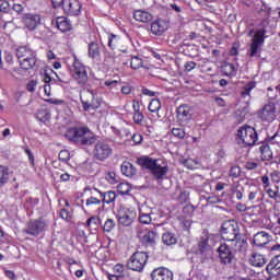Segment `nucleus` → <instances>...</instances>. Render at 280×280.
Listing matches in <instances>:
<instances>
[{
    "label": "nucleus",
    "instance_id": "obj_1",
    "mask_svg": "<svg viewBox=\"0 0 280 280\" xmlns=\"http://www.w3.org/2000/svg\"><path fill=\"white\" fill-rule=\"evenodd\" d=\"M139 165L150 170L151 174L156 178V180H163L165 174L168 172L167 164L161 163L159 160H154L149 156H143L138 160Z\"/></svg>",
    "mask_w": 280,
    "mask_h": 280
},
{
    "label": "nucleus",
    "instance_id": "obj_2",
    "mask_svg": "<svg viewBox=\"0 0 280 280\" xmlns=\"http://www.w3.org/2000/svg\"><path fill=\"white\" fill-rule=\"evenodd\" d=\"M221 237L225 242H231L235 250H240V247L242 244H244V241H241L240 238V230L237 229V223H234L233 221H228L222 224Z\"/></svg>",
    "mask_w": 280,
    "mask_h": 280
},
{
    "label": "nucleus",
    "instance_id": "obj_3",
    "mask_svg": "<svg viewBox=\"0 0 280 280\" xmlns=\"http://www.w3.org/2000/svg\"><path fill=\"white\" fill-rule=\"evenodd\" d=\"M238 143L244 148H250L257 143V131L250 126L241 127L237 130Z\"/></svg>",
    "mask_w": 280,
    "mask_h": 280
},
{
    "label": "nucleus",
    "instance_id": "obj_4",
    "mask_svg": "<svg viewBox=\"0 0 280 280\" xmlns=\"http://www.w3.org/2000/svg\"><path fill=\"white\" fill-rule=\"evenodd\" d=\"M148 264V254L145 252H136L127 262V268L136 272H141Z\"/></svg>",
    "mask_w": 280,
    "mask_h": 280
},
{
    "label": "nucleus",
    "instance_id": "obj_5",
    "mask_svg": "<svg viewBox=\"0 0 280 280\" xmlns=\"http://www.w3.org/2000/svg\"><path fill=\"white\" fill-rule=\"evenodd\" d=\"M266 40V28L258 30L252 39L248 56L249 58H255V56H259V49L261 48V45H264Z\"/></svg>",
    "mask_w": 280,
    "mask_h": 280
},
{
    "label": "nucleus",
    "instance_id": "obj_6",
    "mask_svg": "<svg viewBox=\"0 0 280 280\" xmlns=\"http://www.w3.org/2000/svg\"><path fill=\"white\" fill-rule=\"evenodd\" d=\"M93 154L96 161H106L113 154V148L104 140L95 143Z\"/></svg>",
    "mask_w": 280,
    "mask_h": 280
},
{
    "label": "nucleus",
    "instance_id": "obj_7",
    "mask_svg": "<svg viewBox=\"0 0 280 280\" xmlns=\"http://www.w3.org/2000/svg\"><path fill=\"white\" fill-rule=\"evenodd\" d=\"M72 71H73V78L78 82V84L84 85L89 82V74L86 73V68L75 57H74Z\"/></svg>",
    "mask_w": 280,
    "mask_h": 280
},
{
    "label": "nucleus",
    "instance_id": "obj_8",
    "mask_svg": "<svg viewBox=\"0 0 280 280\" xmlns=\"http://www.w3.org/2000/svg\"><path fill=\"white\" fill-rule=\"evenodd\" d=\"M81 102L83 104L84 110H95L97 106H100V103L95 98V93L93 90H85L81 94Z\"/></svg>",
    "mask_w": 280,
    "mask_h": 280
},
{
    "label": "nucleus",
    "instance_id": "obj_9",
    "mask_svg": "<svg viewBox=\"0 0 280 280\" xmlns=\"http://www.w3.org/2000/svg\"><path fill=\"white\" fill-rule=\"evenodd\" d=\"M137 219V212L131 209H122L118 212V224L121 226H130Z\"/></svg>",
    "mask_w": 280,
    "mask_h": 280
},
{
    "label": "nucleus",
    "instance_id": "obj_10",
    "mask_svg": "<svg viewBox=\"0 0 280 280\" xmlns=\"http://www.w3.org/2000/svg\"><path fill=\"white\" fill-rule=\"evenodd\" d=\"M151 279L152 280H174V273L165 267H160L154 269L151 272Z\"/></svg>",
    "mask_w": 280,
    "mask_h": 280
},
{
    "label": "nucleus",
    "instance_id": "obj_11",
    "mask_svg": "<svg viewBox=\"0 0 280 280\" xmlns=\"http://www.w3.org/2000/svg\"><path fill=\"white\" fill-rule=\"evenodd\" d=\"M276 113L277 107L275 106V103H269L262 107L260 112V118L262 121H275Z\"/></svg>",
    "mask_w": 280,
    "mask_h": 280
},
{
    "label": "nucleus",
    "instance_id": "obj_12",
    "mask_svg": "<svg viewBox=\"0 0 280 280\" xmlns=\"http://www.w3.org/2000/svg\"><path fill=\"white\" fill-rule=\"evenodd\" d=\"M80 10H82V4L78 0H68L63 4V11L70 16H78Z\"/></svg>",
    "mask_w": 280,
    "mask_h": 280
},
{
    "label": "nucleus",
    "instance_id": "obj_13",
    "mask_svg": "<svg viewBox=\"0 0 280 280\" xmlns=\"http://www.w3.org/2000/svg\"><path fill=\"white\" fill-rule=\"evenodd\" d=\"M170 27V24L165 20H156L153 23H151V32L155 36H162L167 32V28Z\"/></svg>",
    "mask_w": 280,
    "mask_h": 280
},
{
    "label": "nucleus",
    "instance_id": "obj_14",
    "mask_svg": "<svg viewBox=\"0 0 280 280\" xmlns=\"http://www.w3.org/2000/svg\"><path fill=\"white\" fill-rule=\"evenodd\" d=\"M219 257L222 264H231L235 256H233V252H231V247L228 244H222L219 247Z\"/></svg>",
    "mask_w": 280,
    "mask_h": 280
},
{
    "label": "nucleus",
    "instance_id": "obj_15",
    "mask_svg": "<svg viewBox=\"0 0 280 280\" xmlns=\"http://www.w3.org/2000/svg\"><path fill=\"white\" fill-rule=\"evenodd\" d=\"M77 143L79 145H93V143H95V136L89 128L83 127V133L79 136Z\"/></svg>",
    "mask_w": 280,
    "mask_h": 280
},
{
    "label": "nucleus",
    "instance_id": "obj_16",
    "mask_svg": "<svg viewBox=\"0 0 280 280\" xmlns=\"http://www.w3.org/2000/svg\"><path fill=\"white\" fill-rule=\"evenodd\" d=\"M268 275L271 277H279L280 275V254L276 255L275 258L267 265L266 268Z\"/></svg>",
    "mask_w": 280,
    "mask_h": 280
},
{
    "label": "nucleus",
    "instance_id": "obj_17",
    "mask_svg": "<svg viewBox=\"0 0 280 280\" xmlns=\"http://www.w3.org/2000/svg\"><path fill=\"white\" fill-rule=\"evenodd\" d=\"M249 264L255 268H264V265L268 264V260L266 259V256H264L262 254L254 252L249 257Z\"/></svg>",
    "mask_w": 280,
    "mask_h": 280
},
{
    "label": "nucleus",
    "instance_id": "obj_18",
    "mask_svg": "<svg viewBox=\"0 0 280 280\" xmlns=\"http://www.w3.org/2000/svg\"><path fill=\"white\" fill-rule=\"evenodd\" d=\"M177 119L182 124L189 121V119H191V108L188 105H180L177 108Z\"/></svg>",
    "mask_w": 280,
    "mask_h": 280
},
{
    "label": "nucleus",
    "instance_id": "obj_19",
    "mask_svg": "<svg viewBox=\"0 0 280 280\" xmlns=\"http://www.w3.org/2000/svg\"><path fill=\"white\" fill-rule=\"evenodd\" d=\"M16 57L20 60L36 58V52L27 48V46H22L16 49Z\"/></svg>",
    "mask_w": 280,
    "mask_h": 280
},
{
    "label": "nucleus",
    "instance_id": "obj_20",
    "mask_svg": "<svg viewBox=\"0 0 280 280\" xmlns=\"http://www.w3.org/2000/svg\"><path fill=\"white\" fill-rule=\"evenodd\" d=\"M80 135H84V127L70 128L66 132L67 139H69V141H73L74 143H78Z\"/></svg>",
    "mask_w": 280,
    "mask_h": 280
},
{
    "label": "nucleus",
    "instance_id": "obj_21",
    "mask_svg": "<svg viewBox=\"0 0 280 280\" xmlns=\"http://www.w3.org/2000/svg\"><path fill=\"white\" fill-rule=\"evenodd\" d=\"M271 240L272 237L267 232H258L254 236L253 242L255 246H266V244H268Z\"/></svg>",
    "mask_w": 280,
    "mask_h": 280
},
{
    "label": "nucleus",
    "instance_id": "obj_22",
    "mask_svg": "<svg viewBox=\"0 0 280 280\" xmlns=\"http://www.w3.org/2000/svg\"><path fill=\"white\" fill-rule=\"evenodd\" d=\"M211 240V234L209 231L203 230L201 237L198 243V248L200 253H206V250H209V241Z\"/></svg>",
    "mask_w": 280,
    "mask_h": 280
},
{
    "label": "nucleus",
    "instance_id": "obj_23",
    "mask_svg": "<svg viewBox=\"0 0 280 280\" xmlns=\"http://www.w3.org/2000/svg\"><path fill=\"white\" fill-rule=\"evenodd\" d=\"M133 19L138 21L139 23H150L152 21L153 16L152 13L143 10H137L133 12Z\"/></svg>",
    "mask_w": 280,
    "mask_h": 280
},
{
    "label": "nucleus",
    "instance_id": "obj_24",
    "mask_svg": "<svg viewBox=\"0 0 280 280\" xmlns=\"http://www.w3.org/2000/svg\"><path fill=\"white\" fill-rule=\"evenodd\" d=\"M45 229V222L33 221L28 224L27 233L28 235H38Z\"/></svg>",
    "mask_w": 280,
    "mask_h": 280
},
{
    "label": "nucleus",
    "instance_id": "obj_25",
    "mask_svg": "<svg viewBox=\"0 0 280 280\" xmlns=\"http://www.w3.org/2000/svg\"><path fill=\"white\" fill-rule=\"evenodd\" d=\"M24 23L28 30H36V27H38V25L40 24V16L31 14L26 15Z\"/></svg>",
    "mask_w": 280,
    "mask_h": 280
},
{
    "label": "nucleus",
    "instance_id": "obj_26",
    "mask_svg": "<svg viewBox=\"0 0 280 280\" xmlns=\"http://www.w3.org/2000/svg\"><path fill=\"white\" fill-rule=\"evenodd\" d=\"M120 170L124 176H128L129 178L137 174V168L130 162H124Z\"/></svg>",
    "mask_w": 280,
    "mask_h": 280
},
{
    "label": "nucleus",
    "instance_id": "obj_27",
    "mask_svg": "<svg viewBox=\"0 0 280 280\" xmlns=\"http://www.w3.org/2000/svg\"><path fill=\"white\" fill-rule=\"evenodd\" d=\"M8 183H10V170L4 165H0V187H5Z\"/></svg>",
    "mask_w": 280,
    "mask_h": 280
},
{
    "label": "nucleus",
    "instance_id": "obj_28",
    "mask_svg": "<svg viewBox=\"0 0 280 280\" xmlns=\"http://www.w3.org/2000/svg\"><path fill=\"white\" fill-rule=\"evenodd\" d=\"M57 27L60 32H69V30H71V22L66 18H58Z\"/></svg>",
    "mask_w": 280,
    "mask_h": 280
},
{
    "label": "nucleus",
    "instance_id": "obj_29",
    "mask_svg": "<svg viewBox=\"0 0 280 280\" xmlns=\"http://www.w3.org/2000/svg\"><path fill=\"white\" fill-rule=\"evenodd\" d=\"M20 67L24 71H30V69H34V66L36 65V58L33 59H21Z\"/></svg>",
    "mask_w": 280,
    "mask_h": 280
},
{
    "label": "nucleus",
    "instance_id": "obj_30",
    "mask_svg": "<svg viewBox=\"0 0 280 280\" xmlns=\"http://www.w3.org/2000/svg\"><path fill=\"white\" fill-rule=\"evenodd\" d=\"M259 150L262 161H269V159H272V151L268 144L260 145Z\"/></svg>",
    "mask_w": 280,
    "mask_h": 280
},
{
    "label": "nucleus",
    "instance_id": "obj_31",
    "mask_svg": "<svg viewBox=\"0 0 280 280\" xmlns=\"http://www.w3.org/2000/svg\"><path fill=\"white\" fill-rule=\"evenodd\" d=\"M162 242L163 244H166V246H174L177 240L173 233L166 232L162 235Z\"/></svg>",
    "mask_w": 280,
    "mask_h": 280
},
{
    "label": "nucleus",
    "instance_id": "obj_32",
    "mask_svg": "<svg viewBox=\"0 0 280 280\" xmlns=\"http://www.w3.org/2000/svg\"><path fill=\"white\" fill-rule=\"evenodd\" d=\"M101 198H103V202H105L106 205H110V202H115V199L117 198V195L115 194V191H107L102 194L101 191H98Z\"/></svg>",
    "mask_w": 280,
    "mask_h": 280
},
{
    "label": "nucleus",
    "instance_id": "obj_33",
    "mask_svg": "<svg viewBox=\"0 0 280 280\" xmlns=\"http://www.w3.org/2000/svg\"><path fill=\"white\" fill-rule=\"evenodd\" d=\"M37 119H39L44 124L45 121H49L51 119V112H49V109L47 108L39 109L37 112Z\"/></svg>",
    "mask_w": 280,
    "mask_h": 280
},
{
    "label": "nucleus",
    "instance_id": "obj_34",
    "mask_svg": "<svg viewBox=\"0 0 280 280\" xmlns=\"http://www.w3.org/2000/svg\"><path fill=\"white\" fill-rule=\"evenodd\" d=\"M89 56L90 58H100V45L97 43H91L89 45Z\"/></svg>",
    "mask_w": 280,
    "mask_h": 280
},
{
    "label": "nucleus",
    "instance_id": "obj_35",
    "mask_svg": "<svg viewBox=\"0 0 280 280\" xmlns=\"http://www.w3.org/2000/svg\"><path fill=\"white\" fill-rule=\"evenodd\" d=\"M139 221L141 224H150V222H152V214L150 212H144L143 207L140 209Z\"/></svg>",
    "mask_w": 280,
    "mask_h": 280
},
{
    "label": "nucleus",
    "instance_id": "obj_36",
    "mask_svg": "<svg viewBox=\"0 0 280 280\" xmlns=\"http://www.w3.org/2000/svg\"><path fill=\"white\" fill-rule=\"evenodd\" d=\"M143 242H145L147 244H155L156 243V232L149 231L147 234H144Z\"/></svg>",
    "mask_w": 280,
    "mask_h": 280
},
{
    "label": "nucleus",
    "instance_id": "obj_37",
    "mask_svg": "<svg viewBox=\"0 0 280 280\" xmlns=\"http://www.w3.org/2000/svg\"><path fill=\"white\" fill-rule=\"evenodd\" d=\"M255 86H257V83H255L254 81L248 82L241 92L242 97L250 95V91H253Z\"/></svg>",
    "mask_w": 280,
    "mask_h": 280
},
{
    "label": "nucleus",
    "instance_id": "obj_38",
    "mask_svg": "<svg viewBox=\"0 0 280 280\" xmlns=\"http://www.w3.org/2000/svg\"><path fill=\"white\" fill-rule=\"evenodd\" d=\"M117 189H118V194L126 196V195L130 194L131 187H130V184H128V183H120L117 186Z\"/></svg>",
    "mask_w": 280,
    "mask_h": 280
},
{
    "label": "nucleus",
    "instance_id": "obj_39",
    "mask_svg": "<svg viewBox=\"0 0 280 280\" xmlns=\"http://www.w3.org/2000/svg\"><path fill=\"white\" fill-rule=\"evenodd\" d=\"M149 110L151 113L161 110V101H159V98H153L149 104Z\"/></svg>",
    "mask_w": 280,
    "mask_h": 280
},
{
    "label": "nucleus",
    "instance_id": "obj_40",
    "mask_svg": "<svg viewBox=\"0 0 280 280\" xmlns=\"http://www.w3.org/2000/svg\"><path fill=\"white\" fill-rule=\"evenodd\" d=\"M223 71L225 75H235V73H237V68H235V65L233 63H226L223 67Z\"/></svg>",
    "mask_w": 280,
    "mask_h": 280
},
{
    "label": "nucleus",
    "instance_id": "obj_41",
    "mask_svg": "<svg viewBox=\"0 0 280 280\" xmlns=\"http://www.w3.org/2000/svg\"><path fill=\"white\" fill-rule=\"evenodd\" d=\"M141 67H143V59H141L137 56L132 57L131 58V69L137 71V69H141Z\"/></svg>",
    "mask_w": 280,
    "mask_h": 280
},
{
    "label": "nucleus",
    "instance_id": "obj_42",
    "mask_svg": "<svg viewBox=\"0 0 280 280\" xmlns=\"http://www.w3.org/2000/svg\"><path fill=\"white\" fill-rule=\"evenodd\" d=\"M133 108H135V114H133V121L135 124H140L141 121H143V114H141V112H139V105L133 104Z\"/></svg>",
    "mask_w": 280,
    "mask_h": 280
},
{
    "label": "nucleus",
    "instance_id": "obj_43",
    "mask_svg": "<svg viewBox=\"0 0 280 280\" xmlns=\"http://www.w3.org/2000/svg\"><path fill=\"white\" fill-rule=\"evenodd\" d=\"M116 226V223H115V220L113 219H107L103 225V230L106 232V233H110V231H113V229H115Z\"/></svg>",
    "mask_w": 280,
    "mask_h": 280
},
{
    "label": "nucleus",
    "instance_id": "obj_44",
    "mask_svg": "<svg viewBox=\"0 0 280 280\" xmlns=\"http://www.w3.org/2000/svg\"><path fill=\"white\" fill-rule=\"evenodd\" d=\"M47 82H51V78L46 79V83L43 86L44 97H51V85Z\"/></svg>",
    "mask_w": 280,
    "mask_h": 280
},
{
    "label": "nucleus",
    "instance_id": "obj_45",
    "mask_svg": "<svg viewBox=\"0 0 280 280\" xmlns=\"http://www.w3.org/2000/svg\"><path fill=\"white\" fill-rule=\"evenodd\" d=\"M267 194H268L269 198H272L273 200H279L280 199L279 188H277V187L275 189L269 188L267 190Z\"/></svg>",
    "mask_w": 280,
    "mask_h": 280
},
{
    "label": "nucleus",
    "instance_id": "obj_46",
    "mask_svg": "<svg viewBox=\"0 0 280 280\" xmlns=\"http://www.w3.org/2000/svg\"><path fill=\"white\" fill-rule=\"evenodd\" d=\"M36 86H38V81L32 79L26 84V91H28V93H34L36 91Z\"/></svg>",
    "mask_w": 280,
    "mask_h": 280
},
{
    "label": "nucleus",
    "instance_id": "obj_47",
    "mask_svg": "<svg viewBox=\"0 0 280 280\" xmlns=\"http://www.w3.org/2000/svg\"><path fill=\"white\" fill-rule=\"evenodd\" d=\"M172 133L177 139H185V129L183 128H173Z\"/></svg>",
    "mask_w": 280,
    "mask_h": 280
},
{
    "label": "nucleus",
    "instance_id": "obj_48",
    "mask_svg": "<svg viewBox=\"0 0 280 280\" xmlns=\"http://www.w3.org/2000/svg\"><path fill=\"white\" fill-rule=\"evenodd\" d=\"M261 192L257 189L252 190L248 195V200H257L259 202V200H261Z\"/></svg>",
    "mask_w": 280,
    "mask_h": 280
},
{
    "label": "nucleus",
    "instance_id": "obj_49",
    "mask_svg": "<svg viewBox=\"0 0 280 280\" xmlns=\"http://www.w3.org/2000/svg\"><path fill=\"white\" fill-rule=\"evenodd\" d=\"M178 202L180 205H185V202H187V200H189V192L187 191H182L177 198Z\"/></svg>",
    "mask_w": 280,
    "mask_h": 280
},
{
    "label": "nucleus",
    "instance_id": "obj_50",
    "mask_svg": "<svg viewBox=\"0 0 280 280\" xmlns=\"http://www.w3.org/2000/svg\"><path fill=\"white\" fill-rule=\"evenodd\" d=\"M124 270H126V269H125L124 265H121V264H117L116 266H114V272L118 277H124Z\"/></svg>",
    "mask_w": 280,
    "mask_h": 280
},
{
    "label": "nucleus",
    "instance_id": "obj_51",
    "mask_svg": "<svg viewBox=\"0 0 280 280\" xmlns=\"http://www.w3.org/2000/svg\"><path fill=\"white\" fill-rule=\"evenodd\" d=\"M60 218H62V220H66L67 222H69V220H71V218H72V214L67 209H61L60 210Z\"/></svg>",
    "mask_w": 280,
    "mask_h": 280
},
{
    "label": "nucleus",
    "instance_id": "obj_52",
    "mask_svg": "<svg viewBox=\"0 0 280 280\" xmlns=\"http://www.w3.org/2000/svg\"><path fill=\"white\" fill-rule=\"evenodd\" d=\"M106 180H108V183H110V185H115V183H117V174H115V172H109L106 175Z\"/></svg>",
    "mask_w": 280,
    "mask_h": 280
},
{
    "label": "nucleus",
    "instance_id": "obj_53",
    "mask_svg": "<svg viewBox=\"0 0 280 280\" xmlns=\"http://www.w3.org/2000/svg\"><path fill=\"white\" fill-rule=\"evenodd\" d=\"M184 165L188 168V170H194L197 165H198V162L191 160V159H188V160H185L184 161Z\"/></svg>",
    "mask_w": 280,
    "mask_h": 280
},
{
    "label": "nucleus",
    "instance_id": "obj_54",
    "mask_svg": "<svg viewBox=\"0 0 280 280\" xmlns=\"http://www.w3.org/2000/svg\"><path fill=\"white\" fill-rule=\"evenodd\" d=\"M101 220H102V212H98V217H97V218H95V217L90 218V219L88 220V224L91 225L92 222H93L94 224H100Z\"/></svg>",
    "mask_w": 280,
    "mask_h": 280
},
{
    "label": "nucleus",
    "instance_id": "obj_55",
    "mask_svg": "<svg viewBox=\"0 0 280 280\" xmlns=\"http://www.w3.org/2000/svg\"><path fill=\"white\" fill-rule=\"evenodd\" d=\"M101 202H102V200H100V199H97L95 197H90L86 200L85 205H86V207H90V205H101Z\"/></svg>",
    "mask_w": 280,
    "mask_h": 280
},
{
    "label": "nucleus",
    "instance_id": "obj_56",
    "mask_svg": "<svg viewBox=\"0 0 280 280\" xmlns=\"http://www.w3.org/2000/svg\"><path fill=\"white\" fill-rule=\"evenodd\" d=\"M45 102H48V104H55V106H59L60 104H65L63 100H58V98H45Z\"/></svg>",
    "mask_w": 280,
    "mask_h": 280
},
{
    "label": "nucleus",
    "instance_id": "obj_57",
    "mask_svg": "<svg viewBox=\"0 0 280 280\" xmlns=\"http://www.w3.org/2000/svg\"><path fill=\"white\" fill-rule=\"evenodd\" d=\"M59 160L63 161V162L69 161V151H67V150L60 151L59 152Z\"/></svg>",
    "mask_w": 280,
    "mask_h": 280
},
{
    "label": "nucleus",
    "instance_id": "obj_58",
    "mask_svg": "<svg viewBox=\"0 0 280 280\" xmlns=\"http://www.w3.org/2000/svg\"><path fill=\"white\" fill-rule=\"evenodd\" d=\"M132 141H133V143L139 145V143H141L143 141V136H141V133H135L132 136Z\"/></svg>",
    "mask_w": 280,
    "mask_h": 280
},
{
    "label": "nucleus",
    "instance_id": "obj_59",
    "mask_svg": "<svg viewBox=\"0 0 280 280\" xmlns=\"http://www.w3.org/2000/svg\"><path fill=\"white\" fill-rule=\"evenodd\" d=\"M240 174H241V171L238 166H233L230 171V175L233 176L234 178H237Z\"/></svg>",
    "mask_w": 280,
    "mask_h": 280
},
{
    "label": "nucleus",
    "instance_id": "obj_60",
    "mask_svg": "<svg viewBox=\"0 0 280 280\" xmlns=\"http://www.w3.org/2000/svg\"><path fill=\"white\" fill-rule=\"evenodd\" d=\"M10 11V2L4 1L0 4V12H9Z\"/></svg>",
    "mask_w": 280,
    "mask_h": 280
},
{
    "label": "nucleus",
    "instance_id": "obj_61",
    "mask_svg": "<svg viewBox=\"0 0 280 280\" xmlns=\"http://www.w3.org/2000/svg\"><path fill=\"white\" fill-rule=\"evenodd\" d=\"M24 152L27 154L30 163L34 165V154L32 153V150H30V148H25Z\"/></svg>",
    "mask_w": 280,
    "mask_h": 280
},
{
    "label": "nucleus",
    "instance_id": "obj_62",
    "mask_svg": "<svg viewBox=\"0 0 280 280\" xmlns=\"http://www.w3.org/2000/svg\"><path fill=\"white\" fill-rule=\"evenodd\" d=\"M184 67L187 71H194L196 69V62L187 61Z\"/></svg>",
    "mask_w": 280,
    "mask_h": 280
},
{
    "label": "nucleus",
    "instance_id": "obj_63",
    "mask_svg": "<svg viewBox=\"0 0 280 280\" xmlns=\"http://www.w3.org/2000/svg\"><path fill=\"white\" fill-rule=\"evenodd\" d=\"M183 211H184V213H192L195 211V208H194V206L188 205V206L184 207Z\"/></svg>",
    "mask_w": 280,
    "mask_h": 280
},
{
    "label": "nucleus",
    "instance_id": "obj_64",
    "mask_svg": "<svg viewBox=\"0 0 280 280\" xmlns=\"http://www.w3.org/2000/svg\"><path fill=\"white\" fill-rule=\"evenodd\" d=\"M246 168L247 170H257V163H255V162H247L246 163Z\"/></svg>",
    "mask_w": 280,
    "mask_h": 280
}]
</instances>
